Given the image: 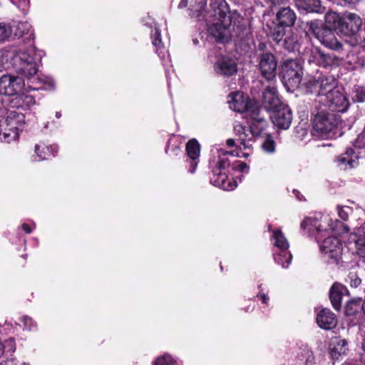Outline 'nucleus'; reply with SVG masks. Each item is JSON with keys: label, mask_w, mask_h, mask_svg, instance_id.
<instances>
[{"label": "nucleus", "mask_w": 365, "mask_h": 365, "mask_svg": "<svg viewBox=\"0 0 365 365\" xmlns=\"http://www.w3.org/2000/svg\"><path fill=\"white\" fill-rule=\"evenodd\" d=\"M25 125L24 114L16 110H7L5 116L0 120V140L8 143L17 140Z\"/></svg>", "instance_id": "4"}, {"label": "nucleus", "mask_w": 365, "mask_h": 365, "mask_svg": "<svg viewBox=\"0 0 365 365\" xmlns=\"http://www.w3.org/2000/svg\"><path fill=\"white\" fill-rule=\"evenodd\" d=\"M0 365H29L24 363H20L14 358L7 359L0 363Z\"/></svg>", "instance_id": "46"}, {"label": "nucleus", "mask_w": 365, "mask_h": 365, "mask_svg": "<svg viewBox=\"0 0 365 365\" xmlns=\"http://www.w3.org/2000/svg\"><path fill=\"white\" fill-rule=\"evenodd\" d=\"M361 138V136H360V135H359V136L358 137L357 140H356V143H357V142H358Z\"/></svg>", "instance_id": "60"}, {"label": "nucleus", "mask_w": 365, "mask_h": 365, "mask_svg": "<svg viewBox=\"0 0 365 365\" xmlns=\"http://www.w3.org/2000/svg\"><path fill=\"white\" fill-rule=\"evenodd\" d=\"M7 346H9V351L14 352L16 349L15 342L13 339H9L6 341Z\"/></svg>", "instance_id": "49"}, {"label": "nucleus", "mask_w": 365, "mask_h": 365, "mask_svg": "<svg viewBox=\"0 0 365 365\" xmlns=\"http://www.w3.org/2000/svg\"><path fill=\"white\" fill-rule=\"evenodd\" d=\"M310 29L321 43L326 47L333 50H339L341 48V42L336 38L331 29L319 26L317 22H312Z\"/></svg>", "instance_id": "9"}, {"label": "nucleus", "mask_w": 365, "mask_h": 365, "mask_svg": "<svg viewBox=\"0 0 365 365\" xmlns=\"http://www.w3.org/2000/svg\"><path fill=\"white\" fill-rule=\"evenodd\" d=\"M236 168L237 170H239L240 171H241L242 173H247L249 171V166L243 162H240L236 165Z\"/></svg>", "instance_id": "47"}, {"label": "nucleus", "mask_w": 365, "mask_h": 365, "mask_svg": "<svg viewBox=\"0 0 365 365\" xmlns=\"http://www.w3.org/2000/svg\"><path fill=\"white\" fill-rule=\"evenodd\" d=\"M192 41H193L194 44H197L198 43V40L197 38L193 39Z\"/></svg>", "instance_id": "58"}, {"label": "nucleus", "mask_w": 365, "mask_h": 365, "mask_svg": "<svg viewBox=\"0 0 365 365\" xmlns=\"http://www.w3.org/2000/svg\"><path fill=\"white\" fill-rule=\"evenodd\" d=\"M293 192H296V193H298V191H295V190H293Z\"/></svg>", "instance_id": "63"}, {"label": "nucleus", "mask_w": 365, "mask_h": 365, "mask_svg": "<svg viewBox=\"0 0 365 365\" xmlns=\"http://www.w3.org/2000/svg\"><path fill=\"white\" fill-rule=\"evenodd\" d=\"M11 25L6 23H0V43L9 39L12 34Z\"/></svg>", "instance_id": "38"}, {"label": "nucleus", "mask_w": 365, "mask_h": 365, "mask_svg": "<svg viewBox=\"0 0 365 365\" xmlns=\"http://www.w3.org/2000/svg\"><path fill=\"white\" fill-rule=\"evenodd\" d=\"M228 153L221 151L219 154V160L217 163V167L213 170L226 171V169L230 166V161L228 159Z\"/></svg>", "instance_id": "36"}, {"label": "nucleus", "mask_w": 365, "mask_h": 365, "mask_svg": "<svg viewBox=\"0 0 365 365\" xmlns=\"http://www.w3.org/2000/svg\"><path fill=\"white\" fill-rule=\"evenodd\" d=\"M361 346H362V349H363L364 351L365 352V334L364 335V337H363Z\"/></svg>", "instance_id": "54"}, {"label": "nucleus", "mask_w": 365, "mask_h": 365, "mask_svg": "<svg viewBox=\"0 0 365 365\" xmlns=\"http://www.w3.org/2000/svg\"><path fill=\"white\" fill-rule=\"evenodd\" d=\"M284 27V26L279 24V26L273 31V39L277 43L280 42L282 40L284 36L285 35Z\"/></svg>", "instance_id": "40"}, {"label": "nucleus", "mask_w": 365, "mask_h": 365, "mask_svg": "<svg viewBox=\"0 0 365 365\" xmlns=\"http://www.w3.org/2000/svg\"><path fill=\"white\" fill-rule=\"evenodd\" d=\"M291 43H296V40H295V39H293V40L292 41V42H291Z\"/></svg>", "instance_id": "62"}, {"label": "nucleus", "mask_w": 365, "mask_h": 365, "mask_svg": "<svg viewBox=\"0 0 365 365\" xmlns=\"http://www.w3.org/2000/svg\"><path fill=\"white\" fill-rule=\"evenodd\" d=\"M348 277L351 287L356 288L360 285L361 282V279L355 273H350Z\"/></svg>", "instance_id": "43"}, {"label": "nucleus", "mask_w": 365, "mask_h": 365, "mask_svg": "<svg viewBox=\"0 0 365 365\" xmlns=\"http://www.w3.org/2000/svg\"><path fill=\"white\" fill-rule=\"evenodd\" d=\"M284 42H285L286 43H288V40H287V37L284 38Z\"/></svg>", "instance_id": "61"}, {"label": "nucleus", "mask_w": 365, "mask_h": 365, "mask_svg": "<svg viewBox=\"0 0 365 365\" xmlns=\"http://www.w3.org/2000/svg\"><path fill=\"white\" fill-rule=\"evenodd\" d=\"M303 356L306 358L305 364L307 365H312L313 363L312 353L309 349L303 350Z\"/></svg>", "instance_id": "45"}, {"label": "nucleus", "mask_w": 365, "mask_h": 365, "mask_svg": "<svg viewBox=\"0 0 365 365\" xmlns=\"http://www.w3.org/2000/svg\"><path fill=\"white\" fill-rule=\"evenodd\" d=\"M354 146L356 148H361V145H357L356 144H354Z\"/></svg>", "instance_id": "59"}, {"label": "nucleus", "mask_w": 365, "mask_h": 365, "mask_svg": "<svg viewBox=\"0 0 365 365\" xmlns=\"http://www.w3.org/2000/svg\"><path fill=\"white\" fill-rule=\"evenodd\" d=\"M58 148L56 145H46L43 142H39L34 146V160L42 161L48 160L54 157L57 153Z\"/></svg>", "instance_id": "19"}, {"label": "nucleus", "mask_w": 365, "mask_h": 365, "mask_svg": "<svg viewBox=\"0 0 365 365\" xmlns=\"http://www.w3.org/2000/svg\"><path fill=\"white\" fill-rule=\"evenodd\" d=\"M263 104L267 110L272 111L284 105L281 103L278 98L274 83H271L269 86H267L263 93Z\"/></svg>", "instance_id": "20"}, {"label": "nucleus", "mask_w": 365, "mask_h": 365, "mask_svg": "<svg viewBox=\"0 0 365 365\" xmlns=\"http://www.w3.org/2000/svg\"><path fill=\"white\" fill-rule=\"evenodd\" d=\"M325 21L329 29H335L341 33L343 25V15L334 11L327 12L325 15Z\"/></svg>", "instance_id": "29"}, {"label": "nucleus", "mask_w": 365, "mask_h": 365, "mask_svg": "<svg viewBox=\"0 0 365 365\" xmlns=\"http://www.w3.org/2000/svg\"><path fill=\"white\" fill-rule=\"evenodd\" d=\"M24 82L21 78L11 75H4L0 78V94L16 96L21 91Z\"/></svg>", "instance_id": "11"}, {"label": "nucleus", "mask_w": 365, "mask_h": 365, "mask_svg": "<svg viewBox=\"0 0 365 365\" xmlns=\"http://www.w3.org/2000/svg\"><path fill=\"white\" fill-rule=\"evenodd\" d=\"M348 293V290L345 286L340 283H334L329 292V297L333 307L336 310L341 308L342 297Z\"/></svg>", "instance_id": "24"}, {"label": "nucleus", "mask_w": 365, "mask_h": 365, "mask_svg": "<svg viewBox=\"0 0 365 365\" xmlns=\"http://www.w3.org/2000/svg\"><path fill=\"white\" fill-rule=\"evenodd\" d=\"M362 19L356 14L345 12L343 14L341 34L351 36L358 32L362 26Z\"/></svg>", "instance_id": "15"}, {"label": "nucleus", "mask_w": 365, "mask_h": 365, "mask_svg": "<svg viewBox=\"0 0 365 365\" xmlns=\"http://www.w3.org/2000/svg\"><path fill=\"white\" fill-rule=\"evenodd\" d=\"M154 365H182V363L170 354H165L155 359Z\"/></svg>", "instance_id": "34"}, {"label": "nucleus", "mask_w": 365, "mask_h": 365, "mask_svg": "<svg viewBox=\"0 0 365 365\" xmlns=\"http://www.w3.org/2000/svg\"><path fill=\"white\" fill-rule=\"evenodd\" d=\"M324 98L321 103L332 111L344 112L349 106V101L339 89H335Z\"/></svg>", "instance_id": "12"}, {"label": "nucleus", "mask_w": 365, "mask_h": 365, "mask_svg": "<svg viewBox=\"0 0 365 365\" xmlns=\"http://www.w3.org/2000/svg\"><path fill=\"white\" fill-rule=\"evenodd\" d=\"M281 74L286 84L292 88H298L302 77V66L297 60H286L282 66Z\"/></svg>", "instance_id": "8"}, {"label": "nucleus", "mask_w": 365, "mask_h": 365, "mask_svg": "<svg viewBox=\"0 0 365 365\" xmlns=\"http://www.w3.org/2000/svg\"><path fill=\"white\" fill-rule=\"evenodd\" d=\"M329 354L334 363L346 354L348 343L346 339L338 336L333 337L329 343Z\"/></svg>", "instance_id": "18"}, {"label": "nucleus", "mask_w": 365, "mask_h": 365, "mask_svg": "<svg viewBox=\"0 0 365 365\" xmlns=\"http://www.w3.org/2000/svg\"><path fill=\"white\" fill-rule=\"evenodd\" d=\"M13 29L12 34L17 38L22 37L24 34H28L31 29V25L27 21H21L14 23L11 26Z\"/></svg>", "instance_id": "33"}, {"label": "nucleus", "mask_w": 365, "mask_h": 365, "mask_svg": "<svg viewBox=\"0 0 365 365\" xmlns=\"http://www.w3.org/2000/svg\"><path fill=\"white\" fill-rule=\"evenodd\" d=\"M262 148L263 150L269 154L273 153L275 152L276 150V143L274 140L273 138L267 135H266L262 144Z\"/></svg>", "instance_id": "37"}, {"label": "nucleus", "mask_w": 365, "mask_h": 365, "mask_svg": "<svg viewBox=\"0 0 365 365\" xmlns=\"http://www.w3.org/2000/svg\"><path fill=\"white\" fill-rule=\"evenodd\" d=\"M154 29L153 25H150L151 28V39L153 45L156 48V52L158 56L161 58L164 66H169L170 60L168 51L164 48V46L161 41V36L159 28L153 22Z\"/></svg>", "instance_id": "17"}, {"label": "nucleus", "mask_w": 365, "mask_h": 365, "mask_svg": "<svg viewBox=\"0 0 365 365\" xmlns=\"http://www.w3.org/2000/svg\"><path fill=\"white\" fill-rule=\"evenodd\" d=\"M305 83L311 91L317 93L319 102L323 101V97L336 89V81L334 76H326L319 72L314 76H310Z\"/></svg>", "instance_id": "7"}, {"label": "nucleus", "mask_w": 365, "mask_h": 365, "mask_svg": "<svg viewBox=\"0 0 365 365\" xmlns=\"http://www.w3.org/2000/svg\"><path fill=\"white\" fill-rule=\"evenodd\" d=\"M307 59L309 63H314L324 68L336 66L339 63V58L335 55L325 53L319 48L314 46L307 49Z\"/></svg>", "instance_id": "10"}, {"label": "nucleus", "mask_w": 365, "mask_h": 365, "mask_svg": "<svg viewBox=\"0 0 365 365\" xmlns=\"http://www.w3.org/2000/svg\"><path fill=\"white\" fill-rule=\"evenodd\" d=\"M279 24L286 27L292 26L296 20L294 12L288 7L282 8L277 14Z\"/></svg>", "instance_id": "28"}, {"label": "nucleus", "mask_w": 365, "mask_h": 365, "mask_svg": "<svg viewBox=\"0 0 365 365\" xmlns=\"http://www.w3.org/2000/svg\"><path fill=\"white\" fill-rule=\"evenodd\" d=\"M359 152L354 151L352 148L338 157L339 165L344 169H349L356 167L358 165Z\"/></svg>", "instance_id": "27"}, {"label": "nucleus", "mask_w": 365, "mask_h": 365, "mask_svg": "<svg viewBox=\"0 0 365 365\" xmlns=\"http://www.w3.org/2000/svg\"><path fill=\"white\" fill-rule=\"evenodd\" d=\"M5 346L3 344L2 341L0 340V358L3 356L4 353Z\"/></svg>", "instance_id": "53"}, {"label": "nucleus", "mask_w": 365, "mask_h": 365, "mask_svg": "<svg viewBox=\"0 0 365 365\" xmlns=\"http://www.w3.org/2000/svg\"><path fill=\"white\" fill-rule=\"evenodd\" d=\"M361 233L365 234V222L355 233L359 237L354 240L356 246V252L363 262L365 263V236H361Z\"/></svg>", "instance_id": "30"}, {"label": "nucleus", "mask_w": 365, "mask_h": 365, "mask_svg": "<svg viewBox=\"0 0 365 365\" xmlns=\"http://www.w3.org/2000/svg\"><path fill=\"white\" fill-rule=\"evenodd\" d=\"M259 68L263 76L272 81L276 76L277 62L274 56L269 53H263L260 57Z\"/></svg>", "instance_id": "16"}, {"label": "nucleus", "mask_w": 365, "mask_h": 365, "mask_svg": "<svg viewBox=\"0 0 365 365\" xmlns=\"http://www.w3.org/2000/svg\"><path fill=\"white\" fill-rule=\"evenodd\" d=\"M352 98L355 101H365V88L360 86H355L353 91Z\"/></svg>", "instance_id": "39"}, {"label": "nucleus", "mask_w": 365, "mask_h": 365, "mask_svg": "<svg viewBox=\"0 0 365 365\" xmlns=\"http://www.w3.org/2000/svg\"><path fill=\"white\" fill-rule=\"evenodd\" d=\"M287 0H272V2L274 5H279L282 4H284Z\"/></svg>", "instance_id": "52"}, {"label": "nucleus", "mask_w": 365, "mask_h": 365, "mask_svg": "<svg viewBox=\"0 0 365 365\" xmlns=\"http://www.w3.org/2000/svg\"><path fill=\"white\" fill-rule=\"evenodd\" d=\"M21 322L23 323L24 328L28 330H32L36 327V323L28 316H23L21 318Z\"/></svg>", "instance_id": "42"}, {"label": "nucleus", "mask_w": 365, "mask_h": 365, "mask_svg": "<svg viewBox=\"0 0 365 365\" xmlns=\"http://www.w3.org/2000/svg\"><path fill=\"white\" fill-rule=\"evenodd\" d=\"M186 152L190 160V168H189V172L193 174L198 165L200 153V145L195 139H192L187 142Z\"/></svg>", "instance_id": "22"}, {"label": "nucleus", "mask_w": 365, "mask_h": 365, "mask_svg": "<svg viewBox=\"0 0 365 365\" xmlns=\"http://www.w3.org/2000/svg\"><path fill=\"white\" fill-rule=\"evenodd\" d=\"M344 1H346L348 3H354L358 1L359 0H344Z\"/></svg>", "instance_id": "55"}, {"label": "nucleus", "mask_w": 365, "mask_h": 365, "mask_svg": "<svg viewBox=\"0 0 365 365\" xmlns=\"http://www.w3.org/2000/svg\"><path fill=\"white\" fill-rule=\"evenodd\" d=\"M317 323L319 327L324 329H331L337 324L335 315L329 309H322L317 316Z\"/></svg>", "instance_id": "23"}, {"label": "nucleus", "mask_w": 365, "mask_h": 365, "mask_svg": "<svg viewBox=\"0 0 365 365\" xmlns=\"http://www.w3.org/2000/svg\"><path fill=\"white\" fill-rule=\"evenodd\" d=\"M208 31L218 42H227L231 37L230 28L222 25L221 23L212 24L210 26Z\"/></svg>", "instance_id": "26"}, {"label": "nucleus", "mask_w": 365, "mask_h": 365, "mask_svg": "<svg viewBox=\"0 0 365 365\" xmlns=\"http://www.w3.org/2000/svg\"><path fill=\"white\" fill-rule=\"evenodd\" d=\"M270 118L276 127L287 130L291 125L292 113L289 107L284 104L272 111Z\"/></svg>", "instance_id": "13"}, {"label": "nucleus", "mask_w": 365, "mask_h": 365, "mask_svg": "<svg viewBox=\"0 0 365 365\" xmlns=\"http://www.w3.org/2000/svg\"><path fill=\"white\" fill-rule=\"evenodd\" d=\"M16 6L26 14L29 7V0H19Z\"/></svg>", "instance_id": "44"}, {"label": "nucleus", "mask_w": 365, "mask_h": 365, "mask_svg": "<svg viewBox=\"0 0 365 365\" xmlns=\"http://www.w3.org/2000/svg\"><path fill=\"white\" fill-rule=\"evenodd\" d=\"M11 1L12 2V4L16 5L18 3L19 0H11Z\"/></svg>", "instance_id": "56"}, {"label": "nucleus", "mask_w": 365, "mask_h": 365, "mask_svg": "<svg viewBox=\"0 0 365 365\" xmlns=\"http://www.w3.org/2000/svg\"><path fill=\"white\" fill-rule=\"evenodd\" d=\"M215 69L219 74L230 76L237 73V63L235 60L223 56L217 60Z\"/></svg>", "instance_id": "21"}, {"label": "nucleus", "mask_w": 365, "mask_h": 365, "mask_svg": "<svg viewBox=\"0 0 365 365\" xmlns=\"http://www.w3.org/2000/svg\"><path fill=\"white\" fill-rule=\"evenodd\" d=\"M226 143L229 147H233L235 144V141L234 139L230 138L227 140Z\"/></svg>", "instance_id": "51"}, {"label": "nucleus", "mask_w": 365, "mask_h": 365, "mask_svg": "<svg viewBox=\"0 0 365 365\" xmlns=\"http://www.w3.org/2000/svg\"><path fill=\"white\" fill-rule=\"evenodd\" d=\"M43 52L34 47L24 51L12 48L0 51V71L13 68L16 73L28 80L31 79L38 72V63Z\"/></svg>", "instance_id": "3"}, {"label": "nucleus", "mask_w": 365, "mask_h": 365, "mask_svg": "<svg viewBox=\"0 0 365 365\" xmlns=\"http://www.w3.org/2000/svg\"><path fill=\"white\" fill-rule=\"evenodd\" d=\"M211 183L224 190H233L237 186V182L233 178H230L226 171L212 170L210 177Z\"/></svg>", "instance_id": "14"}, {"label": "nucleus", "mask_w": 365, "mask_h": 365, "mask_svg": "<svg viewBox=\"0 0 365 365\" xmlns=\"http://www.w3.org/2000/svg\"><path fill=\"white\" fill-rule=\"evenodd\" d=\"M301 228L314 235L322 255L329 263L339 261L343 247L338 235L348 232L344 223L336 220L334 221L329 215L318 214L306 217L301 223Z\"/></svg>", "instance_id": "1"}, {"label": "nucleus", "mask_w": 365, "mask_h": 365, "mask_svg": "<svg viewBox=\"0 0 365 365\" xmlns=\"http://www.w3.org/2000/svg\"><path fill=\"white\" fill-rule=\"evenodd\" d=\"M37 85L36 86H29V87L32 90H53L55 87L54 81L48 78H45L44 79H38L36 83Z\"/></svg>", "instance_id": "35"}, {"label": "nucleus", "mask_w": 365, "mask_h": 365, "mask_svg": "<svg viewBox=\"0 0 365 365\" xmlns=\"http://www.w3.org/2000/svg\"><path fill=\"white\" fill-rule=\"evenodd\" d=\"M22 229L24 230L25 232H26L28 234L31 233L33 230V228L26 223H24L22 225Z\"/></svg>", "instance_id": "50"}, {"label": "nucleus", "mask_w": 365, "mask_h": 365, "mask_svg": "<svg viewBox=\"0 0 365 365\" xmlns=\"http://www.w3.org/2000/svg\"><path fill=\"white\" fill-rule=\"evenodd\" d=\"M299 360H300V361H303V360H304V359H303V358H300V359H299Z\"/></svg>", "instance_id": "64"}, {"label": "nucleus", "mask_w": 365, "mask_h": 365, "mask_svg": "<svg viewBox=\"0 0 365 365\" xmlns=\"http://www.w3.org/2000/svg\"><path fill=\"white\" fill-rule=\"evenodd\" d=\"M338 123V119L334 113H318L313 121L312 135L316 138H330L335 133L334 129Z\"/></svg>", "instance_id": "6"}, {"label": "nucleus", "mask_w": 365, "mask_h": 365, "mask_svg": "<svg viewBox=\"0 0 365 365\" xmlns=\"http://www.w3.org/2000/svg\"><path fill=\"white\" fill-rule=\"evenodd\" d=\"M336 211H337L339 217L341 220L346 221L349 218V215L350 212L351 211V209L347 206L338 205L336 207Z\"/></svg>", "instance_id": "41"}, {"label": "nucleus", "mask_w": 365, "mask_h": 365, "mask_svg": "<svg viewBox=\"0 0 365 365\" xmlns=\"http://www.w3.org/2000/svg\"><path fill=\"white\" fill-rule=\"evenodd\" d=\"M205 4L206 0H181L178 7L183 9L189 5L190 9L195 12H200L204 9Z\"/></svg>", "instance_id": "32"}, {"label": "nucleus", "mask_w": 365, "mask_h": 365, "mask_svg": "<svg viewBox=\"0 0 365 365\" xmlns=\"http://www.w3.org/2000/svg\"><path fill=\"white\" fill-rule=\"evenodd\" d=\"M271 240L274 246V262L282 268H287L291 264L292 255L289 250V243L284 234L279 229L272 230Z\"/></svg>", "instance_id": "5"}, {"label": "nucleus", "mask_w": 365, "mask_h": 365, "mask_svg": "<svg viewBox=\"0 0 365 365\" xmlns=\"http://www.w3.org/2000/svg\"><path fill=\"white\" fill-rule=\"evenodd\" d=\"M230 108L235 111L244 113L249 128L240 122L234 125V130L239 137L240 144L245 148H250L254 138L259 135L265 125V120L261 114L257 103L250 101L249 97L242 92L230 93L228 96Z\"/></svg>", "instance_id": "2"}, {"label": "nucleus", "mask_w": 365, "mask_h": 365, "mask_svg": "<svg viewBox=\"0 0 365 365\" xmlns=\"http://www.w3.org/2000/svg\"><path fill=\"white\" fill-rule=\"evenodd\" d=\"M61 113H60L59 112H56V118H59L61 117Z\"/></svg>", "instance_id": "57"}, {"label": "nucleus", "mask_w": 365, "mask_h": 365, "mask_svg": "<svg viewBox=\"0 0 365 365\" xmlns=\"http://www.w3.org/2000/svg\"><path fill=\"white\" fill-rule=\"evenodd\" d=\"M258 289H259V294L257 295L258 297L261 299L262 302L265 304H267L269 302V297L265 294L264 293H261L262 289V284L258 286Z\"/></svg>", "instance_id": "48"}, {"label": "nucleus", "mask_w": 365, "mask_h": 365, "mask_svg": "<svg viewBox=\"0 0 365 365\" xmlns=\"http://www.w3.org/2000/svg\"><path fill=\"white\" fill-rule=\"evenodd\" d=\"M12 107L21 108L24 110H30L36 104L34 97L30 94L19 93L11 101Z\"/></svg>", "instance_id": "25"}, {"label": "nucleus", "mask_w": 365, "mask_h": 365, "mask_svg": "<svg viewBox=\"0 0 365 365\" xmlns=\"http://www.w3.org/2000/svg\"><path fill=\"white\" fill-rule=\"evenodd\" d=\"M296 5L299 9L308 12H319L321 2L319 0H295Z\"/></svg>", "instance_id": "31"}]
</instances>
